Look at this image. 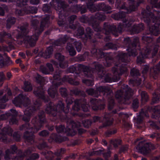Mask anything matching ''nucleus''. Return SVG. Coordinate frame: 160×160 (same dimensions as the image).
I'll use <instances>...</instances> for the list:
<instances>
[{
    "instance_id": "obj_1",
    "label": "nucleus",
    "mask_w": 160,
    "mask_h": 160,
    "mask_svg": "<svg viewBox=\"0 0 160 160\" xmlns=\"http://www.w3.org/2000/svg\"><path fill=\"white\" fill-rule=\"evenodd\" d=\"M152 6H147L146 10H143L142 12V17L145 22L148 25H152L149 28L151 33L155 36L160 34L159 27H160V18L155 17L151 12L152 9Z\"/></svg>"
},
{
    "instance_id": "obj_2",
    "label": "nucleus",
    "mask_w": 160,
    "mask_h": 160,
    "mask_svg": "<svg viewBox=\"0 0 160 160\" xmlns=\"http://www.w3.org/2000/svg\"><path fill=\"white\" fill-rule=\"evenodd\" d=\"M49 19V16L47 15L43 19L40 24L39 21L37 20H32L31 22L34 29V33L31 37L26 36L24 39L23 41L21 42V44L23 42L24 43H28L31 46H34L36 41L38 39L39 36L43 31L45 25L48 22Z\"/></svg>"
},
{
    "instance_id": "obj_3",
    "label": "nucleus",
    "mask_w": 160,
    "mask_h": 160,
    "mask_svg": "<svg viewBox=\"0 0 160 160\" xmlns=\"http://www.w3.org/2000/svg\"><path fill=\"white\" fill-rule=\"evenodd\" d=\"M45 114L43 111L39 112L38 117L39 119V122L38 117L37 116L32 119L31 122L33 125V128L31 126L28 122H26L20 127V130H26L27 129H31V132L34 133L38 132L43 126L44 123L46 122V120L45 118Z\"/></svg>"
},
{
    "instance_id": "obj_4",
    "label": "nucleus",
    "mask_w": 160,
    "mask_h": 160,
    "mask_svg": "<svg viewBox=\"0 0 160 160\" xmlns=\"http://www.w3.org/2000/svg\"><path fill=\"white\" fill-rule=\"evenodd\" d=\"M87 93L89 95L98 97L100 93L102 92L105 94L106 93L108 98V109L111 110L113 108L114 102L113 97V93L110 88L107 86H102L97 88L96 90H94L92 88L87 89L86 90Z\"/></svg>"
},
{
    "instance_id": "obj_5",
    "label": "nucleus",
    "mask_w": 160,
    "mask_h": 160,
    "mask_svg": "<svg viewBox=\"0 0 160 160\" xmlns=\"http://www.w3.org/2000/svg\"><path fill=\"white\" fill-rule=\"evenodd\" d=\"M123 23L120 24L117 29L114 25H110L108 23H105L103 26V29L105 34L108 35L111 33L116 37L118 36V33H121L124 28L129 27L134 20L132 18L127 20L126 19L122 20Z\"/></svg>"
},
{
    "instance_id": "obj_6",
    "label": "nucleus",
    "mask_w": 160,
    "mask_h": 160,
    "mask_svg": "<svg viewBox=\"0 0 160 160\" xmlns=\"http://www.w3.org/2000/svg\"><path fill=\"white\" fill-rule=\"evenodd\" d=\"M142 39L147 46L142 49L141 53L145 58H153L158 52L159 45H154L152 39L147 36H143Z\"/></svg>"
},
{
    "instance_id": "obj_7",
    "label": "nucleus",
    "mask_w": 160,
    "mask_h": 160,
    "mask_svg": "<svg viewBox=\"0 0 160 160\" xmlns=\"http://www.w3.org/2000/svg\"><path fill=\"white\" fill-rule=\"evenodd\" d=\"M125 88L117 91L115 94L116 98L119 100L121 103L126 104V101L132 98L133 94V91L127 85Z\"/></svg>"
},
{
    "instance_id": "obj_8",
    "label": "nucleus",
    "mask_w": 160,
    "mask_h": 160,
    "mask_svg": "<svg viewBox=\"0 0 160 160\" xmlns=\"http://www.w3.org/2000/svg\"><path fill=\"white\" fill-rule=\"evenodd\" d=\"M36 78L38 83H40V86L35 88L33 91V93L37 97L43 100L44 102H48L50 100L48 96H46L44 94V91L42 85L43 84L45 80L44 78L37 74Z\"/></svg>"
},
{
    "instance_id": "obj_9",
    "label": "nucleus",
    "mask_w": 160,
    "mask_h": 160,
    "mask_svg": "<svg viewBox=\"0 0 160 160\" xmlns=\"http://www.w3.org/2000/svg\"><path fill=\"white\" fill-rule=\"evenodd\" d=\"M123 43L128 48L127 50L129 56L135 57L137 55L138 53L135 48L137 46L139 45V39L138 38H134L132 43L130 38L129 37L126 38L124 39Z\"/></svg>"
},
{
    "instance_id": "obj_10",
    "label": "nucleus",
    "mask_w": 160,
    "mask_h": 160,
    "mask_svg": "<svg viewBox=\"0 0 160 160\" xmlns=\"http://www.w3.org/2000/svg\"><path fill=\"white\" fill-rule=\"evenodd\" d=\"M41 105V101L39 99H37L34 102L33 106H29L26 108L22 117V120L26 122H28L30 120L31 116L39 108Z\"/></svg>"
},
{
    "instance_id": "obj_11",
    "label": "nucleus",
    "mask_w": 160,
    "mask_h": 160,
    "mask_svg": "<svg viewBox=\"0 0 160 160\" xmlns=\"http://www.w3.org/2000/svg\"><path fill=\"white\" fill-rule=\"evenodd\" d=\"M67 104L66 108L64 107V103L62 101H59L58 104V108H60L61 110V115H59L61 119L66 120L67 116L66 114L69 112L70 105L73 103L72 100L70 98L67 97L66 99Z\"/></svg>"
},
{
    "instance_id": "obj_12",
    "label": "nucleus",
    "mask_w": 160,
    "mask_h": 160,
    "mask_svg": "<svg viewBox=\"0 0 160 160\" xmlns=\"http://www.w3.org/2000/svg\"><path fill=\"white\" fill-rule=\"evenodd\" d=\"M78 72L76 71V68L73 66L69 67L67 70L68 72L73 73L74 72L76 73L79 74L80 72H83L85 76L87 77H91L92 76V72L88 67L82 64H79L78 66Z\"/></svg>"
},
{
    "instance_id": "obj_13",
    "label": "nucleus",
    "mask_w": 160,
    "mask_h": 160,
    "mask_svg": "<svg viewBox=\"0 0 160 160\" xmlns=\"http://www.w3.org/2000/svg\"><path fill=\"white\" fill-rule=\"evenodd\" d=\"M126 64L119 63L118 62H116L115 63L116 67L112 68V70L113 74H115V76L116 78V79L120 80L121 76L123 74L127 73L128 72V69L126 66Z\"/></svg>"
},
{
    "instance_id": "obj_14",
    "label": "nucleus",
    "mask_w": 160,
    "mask_h": 160,
    "mask_svg": "<svg viewBox=\"0 0 160 160\" xmlns=\"http://www.w3.org/2000/svg\"><path fill=\"white\" fill-rule=\"evenodd\" d=\"M138 147V148L139 152L144 155L149 153L151 150H154L156 148L155 146L153 144L144 141L140 142Z\"/></svg>"
},
{
    "instance_id": "obj_15",
    "label": "nucleus",
    "mask_w": 160,
    "mask_h": 160,
    "mask_svg": "<svg viewBox=\"0 0 160 160\" xmlns=\"http://www.w3.org/2000/svg\"><path fill=\"white\" fill-rule=\"evenodd\" d=\"M6 42L11 49L14 48L15 40L12 38L10 33L5 32H1L0 33V42L3 43Z\"/></svg>"
},
{
    "instance_id": "obj_16",
    "label": "nucleus",
    "mask_w": 160,
    "mask_h": 160,
    "mask_svg": "<svg viewBox=\"0 0 160 160\" xmlns=\"http://www.w3.org/2000/svg\"><path fill=\"white\" fill-rule=\"evenodd\" d=\"M12 102L16 106L20 107L22 105L24 107H27L30 104L31 102L26 96L19 94L12 101Z\"/></svg>"
},
{
    "instance_id": "obj_17",
    "label": "nucleus",
    "mask_w": 160,
    "mask_h": 160,
    "mask_svg": "<svg viewBox=\"0 0 160 160\" xmlns=\"http://www.w3.org/2000/svg\"><path fill=\"white\" fill-rule=\"evenodd\" d=\"M67 126L65 129V132L69 135H74L76 133V131L74 129L80 126V123L78 122H75L71 120H69L67 122Z\"/></svg>"
},
{
    "instance_id": "obj_18",
    "label": "nucleus",
    "mask_w": 160,
    "mask_h": 160,
    "mask_svg": "<svg viewBox=\"0 0 160 160\" xmlns=\"http://www.w3.org/2000/svg\"><path fill=\"white\" fill-rule=\"evenodd\" d=\"M88 105L85 99H77L74 101V104L72 109L75 111H78L81 107L83 111L87 112L88 110Z\"/></svg>"
},
{
    "instance_id": "obj_19",
    "label": "nucleus",
    "mask_w": 160,
    "mask_h": 160,
    "mask_svg": "<svg viewBox=\"0 0 160 160\" xmlns=\"http://www.w3.org/2000/svg\"><path fill=\"white\" fill-rule=\"evenodd\" d=\"M17 148L15 145L11 146L10 149H7L5 151V154L4 156V158L7 160H22V156H21L19 158V155L18 153V155L16 157L10 159V155L11 154H14L16 152Z\"/></svg>"
},
{
    "instance_id": "obj_20",
    "label": "nucleus",
    "mask_w": 160,
    "mask_h": 160,
    "mask_svg": "<svg viewBox=\"0 0 160 160\" xmlns=\"http://www.w3.org/2000/svg\"><path fill=\"white\" fill-rule=\"evenodd\" d=\"M45 111L47 113L53 117L57 115L58 111L61 113L60 109L58 108V104L56 106H55L54 103L51 102H49L47 105Z\"/></svg>"
},
{
    "instance_id": "obj_21",
    "label": "nucleus",
    "mask_w": 160,
    "mask_h": 160,
    "mask_svg": "<svg viewBox=\"0 0 160 160\" xmlns=\"http://www.w3.org/2000/svg\"><path fill=\"white\" fill-rule=\"evenodd\" d=\"M129 7L126 4V3L123 2L122 5H121V3L118 4H116L117 6V8H119L120 9H123L126 10L127 11L125 13H129L131 11H134L136 9V7L135 5V1H129Z\"/></svg>"
},
{
    "instance_id": "obj_22",
    "label": "nucleus",
    "mask_w": 160,
    "mask_h": 160,
    "mask_svg": "<svg viewBox=\"0 0 160 160\" xmlns=\"http://www.w3.org/2000/svg\"><path fill=\"white\" fill-rule=\"evenodd\" d=\"M12 132V130L9 126L4 127L2 129L1 132L0 133V141L4 142H6L7 135L11 136Z\"/></svg>"
},
{
    "instance_id": "obj_23",
    "label": "nucleus",
    "mask_w": 160,
    "mask_h": 160,
    "mask_svg": "<svg viewBox=\"0 0 160 160\" xmlns=\"http://www.w3.org/2000/svg\"><path fill=\"white\" fill-rule=\"evenodd\" d=\"M90 23L95 31L98 32L96 34L97 37L99 38H101L102 35L100 34L101 32H104V31L100 27L98 22L95 19H93L91 21Z\"/></svg>"
},
{
    "instance_id": "obj_24",
    "label": "nucleus",
    "mask_w": 160,
    "mask_h": 160,
    "mask_svg": "<svg viewBox=\"0 0 160 160\" xmlns=\"http://www.w3.org/2000/svg\"><path fill=\"white\" fill-rule=\"evenodd\" d=\"M90 104L92 109L94 111L102 110L104 108V105L101 101H98L96 99H91Z\"/></svg>"
},
{
    "instance_id": "obj_25",
    "label": "nucleus",
    "mask_w": 160,
    "mask_h": 160,
    "mask_svg": "<svg viewBox=\"0 0 160 160\" xmlns=\"http://www.w3.org/2000/svg\"><path fill=\"white\" fill-rule=\"evenodd\" d=\"M160 57V51L158 53ZM160 72V61L156 66L150 68V74L151 77L154 79H156Z\"/></svg>"
},
{
    "instance_id": "obj_26",
    "label": "nucleus",
    "mask_w": 160,
    "mask_h": 160,
    "mask_svg": "<svg viewBox=\"0 0 160 160\" xmlns=\"http://www.w3.org/2000/svg\"><path fill=\"white\" fill-rule=\"evenodd\" d=\"M111 115L109 113H106L103 117V121L104 122L102 125L100 126L99 128H102L112 125L113 121V118L111 117Z\"/></svg>"
},
{
    "instance_id": "obj_27",
    "label": "nucleus",
    "mask_w": 160,
    "mask_h": 160,
    "mask_svg": "<svg viewBox=\"0 0 160 160\" xmlns=\"http://www.w3.org/2000/svg\"><path fill=\"white\" fill-rule=\"evenodd\" d=\"M92 65L94 67L96 70L98 72V75L100 78H102L103 76L106 73L104 68L98 62H94Z\"/></svg>"
},
{
    "instance_id": "obj_28",
    "label": "nucleus",
    "mask_w": 160,
    "mask_h": 160,
    "mask_svg": "<svg viewBox=\"0 0 160 160\" xmlns=\"http://www.w3.org/2000/svg\"><path fill=\"white\" fill-rule=\"evenodd\" d=\"M154 115L158 117V120L159 122V126H158L155 123L152 122V126L153 128L157 130H160V106L158 105L154 107L153 109Z\"/></svg>"
},
{
    "instance_id": "obj_29",
    "label": "nucleus",
    "mask_w": 160,
    "mask_h": 160,
    "mask_svg": "<svg viewBox=\"0 0 160 160\" xmlns=\"http://www.w3.org/2000/svg\"><path fill=\"white\" fill-rule=\"evenodd\" d=\"M62 84L61 82H58L54 83L48 90V93L52 98H54L57 94L56 88Z\"/></svg>"
},
{
    "instance_id": "obj_30",
    "label": "nucleus",
    "mask_w": 160,
    "mask_h": 160,
    "mask_svg": "<svg viewBox=\"0 0 160 160\" xmlns=\"http://www.w3.org/2000/svg\"><path fill=\"white\" fill-rule=\"evenodd\" d=\"M50 138L49 139V142H52L54 141L57 142H61L68 140V139L67 137H62L55 133L52 134Z\"/></svg>"
},
{
    "instance_id": "obj_31",
    "label": "nucleus",
    "mask_w": 160,
    "mask_h": 160,
    "mask_svg": "<svg viewBox=\"0 0 160 160\" xmlns=\"http://www.w3.org/2000/svg\"><path fill=\"white\" fill-rule=\"evenodd\" d=\"M23 138L26 142L30 144H32L34 142V136L28 131H26L24 133Z\"/></svg>"
},
{
    "instance_id": "obj_32",
    "label": "nucleus",
    "mask_w": 160,
    "mask_h": 160,
    "mask_svg": "<svg viewBox=\"0 0 160 160\" xmlns=\"http://www.w3.org/2000/svg\"><path fill=\"white\" fill-rule=\"evenodd\" d=\"M117 58L119 62L127 63L130 61L129 57L126 53L121 52L119 53L118 55Z\"/></svg>"
},
{
    "instance_id": "obj_33",
    "label": "nucleus",
    "mask_w": 160,
    "mask_h": 160,
    "mask_svg": "<svg viewBox=\"0 0 160 160\" xmlns=\"http://www.w3.org/2000/svg\"><path fill=\"white\" fill-rule=\"evenodd\" d=\"M91 53L94 56L98 58H102L105 56V54L103 52L102 49H100L92 48Z\"/></svg>"
},
{
    "instance_id": "obj_34",
    "label": "nucleus",
    "mask_w": 160,
    "mask_h": 160,
    "mask_svg": "<svg viewBox=\"0 0 160 160\" xmlns=\"http://www.w3.org/2000/svg\"><path fill=\"white\" fill-rule=\"evenodd\" d=\"M10 111L12 113H11V116L9 117V118H10L9 123L10 124H17L18 122L16 118L18 112L15 110L13 109H11Z\"/></svg>"
},
{
    "instance_id": "obj_35",
    "label": "nucleus",
    "mask_w": 160,
    "mask_h": 160,
    "mask_svg": "<svg viewBox=\"0 0 160 160\" xmlns=\"http://www.w3.org/2000/svg\"><path fill=\"white\" fill-rule=\"evenodd\" d=\"M115 76V74H113V77H112V75L110 74L109 73H105V75L103 76L102 78H101L104 80L105 82H116L119 80L118 79H116V78Z\"/></svg>"
},
{
    "instance_id": "obj_36",
    "label": "nucleus",
    "mask_w": 160,
    "mask_h": 160,
    "mask_svg": "<svg viewBox=\"0 0 160 160\" xmlns=\"http://www.w3.org/2000/svg\"><path fill=\"white\" fill-rule=\"evenodd\" d=\"M55 0L57 4V6L55 7L56 10H63L68 6V5L65 2L64 0Z\"/></svg>"
},
{
    "instance_id": "obj_37",
    "label": "nucleus",
    "mask_w": 160,
    "mask_h": 160,
    "mask_svg": "<svg viewBox=\"0 0 160 160\" xmlns=\"http://www.w3.org/2000/svg\"><path fill=\"white\" fill-rule=\"evenodd\" d=\"M144 28V24L142 23L134 25L132 28V31L134 33H138L143 31Z\"/></svg>"
},
{
    "instance_id": "obj_38",
    "label": "nucleus",
    "mask_w": 160,
    "mask_h": 160,
    "mask_svg": "<svg viewBox=\"0 0 160 160\" xmlns=\"http://www.w3.org/2000/svg\"><path fill=\"white\" fill-rule=\"evenodd\" d=\"M87 11V8L85 5H76L74 7L73 11L77 12L79 11L81 12V14L85 13Z\"/></svg>"
},
{
    "instance_id": "obj_39",
    "label": "nucleus",
    "mask_w": 160,
    "mask_h": 160,
    "mask_svg": "<svg viewBox=\"0 0 160 160\" xmlns=\"http://www.w3.org/2000/svg\"><path fill=\"white\" fill-rule=\"evenodd\" d=\"M97 8H96V10L97 9V8L98 10H101L103 11H107L112 9L110 6L102 3H99L97 6Z\"/></svg>"
},
{
    "instance_id": "obj_40",
    "label": "nucleus",
    "mask_w": 160,
    "mask_h": 160,
    "mask_svg": "<svg viewBox=\"0 0 160 160\" xmlns=\"http://www.w3.org/2000/svg\"><path fill=\"white\" fill-rule=\"evenodd\" d=\"M32 152V149L30 148H28L24 153H23L21 150H18L19 158H20L21 156H22L23 157L22 160H23V159L25 157H27V158L29 157L28 158H29L31 156L30 154Z\"/></svg>"
},
{
    "instance_id": "obj_41",
    "label": "nucleus",
    "mask_w": 160,
    "mask_h": 160,
    "mask_svg": "<svg viewBox=\"0 0 160 160\" xmlns=\"http://www.w3.org/2000/svg\"><path fill=\"white\" fill-rule=\"evenodd\" d=\"M148 117L149 115L147 112H145L143 109H142L140 112L137 119V123L139 124L141 123L143 121L144 117Z\"/></svg>"
},
{
    "instance_id": "obj_42",
    "label": "nucleus",
    "mask_w": 160,
    "mask_h": 160,
    "mask_svg": "<svg viewBox=\"0 0 160 160\" xmlns=\"http://www.w3.org/2000/svg\"><path fill=\"white\" fill-rule=\"evenodd\" d=\"M22 34L23 36L26 35L29 32L28 24L27 23L18 27Z\"/></svg>"
},
{
    "instance_id": "obj_43",
    "label": "nucleus",
    "mask_w": 160,
    "mask_h": 160,
    "mask_svg": "<svg viewBox=\"0 0 160 160\" xmlns=\"http://www.w3.org/2000/svg\"><path fill=\"white\" fill-rule=\"evenodd\" d=\"M42 154L45 156L47 160H52L55 155L54 153L50 151L43 152Z\"/></svg>"
},
{
    "instance_id": "obj_44",
    "label": "nucleus",
    "mask_w": 160,
    "mask_h": 160,
    "mask_svg": "<svg viewBox=\"0 0 160 160\" xmlns=\"http://www.w3.org/2000/svg\"><path fill=\"white\" fill-rule=\"evenodd\" d=\"M66 49L68 51L70 56H74L76 55V51L71 43H68Z\"/></svg>"
},
{
    "instance_id": "obj_45",
    "label": "nucleus",
    "mask_w": 160,
    "mask_h": 160,
    "mask_svg": "<svg viewBox=\"0 0 160 160\" xmlns=\"http://www.w3.org/2000/svg\"><path fill=\"white\" fill-rule=\"evenodd\" d=\"M126 16L125 12H122L112 15L111 17L116 20L124 18Z\"/></svg>"
},
{
    "instance_id": "obj_46",
    "label": "nucleus",
    "mask_w": 160,
    "mask_h": 160,
    "mask_svg": "<svg viewBox=\"0 0 160 160\" xmlns=\"http://www.w3.org/2000/svg\"><path fill=\"white\" fill-rule=\"evenodd\" d=\"M59 12L58 15H59V19L58 20V24L59 26H65V27H68L67 24H66V22L65 21L61 20L60 17H62V11H64L63 10H58Z\"/></svg>"
},
{
    "instance_id": "obj_47",
    "label": "nucleus",
    "mask_w": 160,
    "mask_h": 160,
    "mask_svg": "<svg viewBox=\"0 0 160 160\" xmlns=\"http://www.w3.org/2000/svg\"><path fill=\"white\" fill-rule=\"evenodd\" d=\"M153 97L152 100V104L158 103L160 101V94L156 92H154L152 94Z\"/></svg>"
},
{
    "instance_id": "obj_48",
    "label": "nucleus",
    "mask_w": 160,
    "mask_h": 160,
    "mask_svg": "<svg viewBox=\"0 0 160 160\" xmlns=\"http://www.w3.org/2000/svg\"><path fill=\"white\" fill-rule=\"evenodd\" d=\"M26 14L29 13H36L37 12L38 9L36 7H32L28 6L26 7Z\"/></svg>"
},
{
    "instance_id": "obj_49",
    "label": "nucleus",
    "mask_w": 160,
    "mask_h": 160,
    "mask_svg": "<svg viewBox=\"0 0 160 160\" xmlns=\"http://www.w3.org/2000/svg\"><path fill=\"white\" fill-rule=\"evenodd\" d=\"M16 21L15 18L14 17H11L8 18L7 21V28L8 29L10 28L12 25L15 24Z\"/></svg>"
},
{
    "instance_id": "obj_50",
    "label": "nucleus",
    "mask_w": 160,
    "mask_h": 160,
    "mask_svg": "<svg viewBox=\"0 0 160 160\" xmlns=\"http://www.w3.org/2000/svg\"><path fill=\"white\" fill-rule=\"evenodd\" d=\"M142 100L143 102H147L149 99V96L148 93L145 91H139Z\"/></svg>"
},
{
    "instance_id": "obj_51",
    "label": "nucleus",
    "mask_w": 160,
    "mask_h": 160,
    "mask_svg": "<svg viewBox=\"0 0 160 160\" xmlns=\"http://www.w3.org/2000/svg\"><path fill=\"white\" fill-rule=\"evenodd\" d=\"M141 79L138 78L136 80L133 79L130 80L129 81V84L133 86H138L141 84Z\"/></svg>"
},
{
    "instance_id": "obj_52",
    "label": "nucleus",
    "mask_w": 160,
    "mask_h": 160,
    "mask_svg": "<svg viewBox=\"0 0 160 160\" xmlns=\"http://www.w3.org/2000/svg\"><path fill=\"white\" fill-rule=\"evenodd\" d=\"M52 47H48L45 51V52L42 53V55L45 58H48L50 57V56L52 53Z\"/></svg>"
},
{
    "instance_id": "obj_53",
    "label": "nucleus",
    "mask_w": 160,
    "mask_h": 160,
    "mask_svg": "<svg viewBox=\"0 0 160 160\" xmlns=\"http://www.w3.org/2000/svg\"><path fill=\"white\" fill-rule=\"evenodd\" d=\"M95 17L96 18L102 21H104L106 18V16L105 14L101 12L97 13Z\"/></svg>"
},
{
    "instance_id": "obj_54",
    "label": "nucleus",
    "mask_w": 160,
    "mask_h": 160,
    "mask_svg": "<svg viewBox=\"0 0 160 160\" xmlns=\"http://www.w3.org/2000/svg\"><path fill=\"white\" fill-rule=\"evenodd\" d=\"M71 93L76 95L82 96L84 97L85 94L84 92L78 90V89H73L71 90Z\"/></svg>"
},
{
    "instance_id": "obj_55",
    "label": "nucleus",
    "mask_w": 160,
    "mask_h": 160,
    "mask_svg": "<svg viewBox=\"0 0 160 160\" xmlns=\"http://www.w3.org/2000/svg\"><path fill=\"white\" fill-rule=\"evenodd\" d=\"M60 39L61 40L62 43L63 44H64L67 41L70 42L72 43L74 41L73 39L71 38L67 35H65L63 37L60 38Z\"/></svg>"
},
{
    "instance_id": "obj_56",
    "label": "nucleus",
    "mask_w": 160,
    "mask_h": 160,
    "mask_svg": "<svg viewBox=\"0 0 160 160\" xmlns=\"http://www.w3.org/2000/svg\"><path fill=\"white\" fill-rule=\"evenodd\" d=\"M113 61V59L111 57H106V62H104V65L107 67H110L111 66Z\"/></svg>"
},
{
    "instance_id": "obj_57",
    "label": "nucleus",
    "mask_w": 160,
    "mask_h": 160,
    "mask_svg": "<svg viewBox=\"0 0 160 160\" xmlns=\"http://www.w3.org/2000/svg\"><path fill=\"white\" fill-rule=\"evenodd\" d=\"M122 140L120 139H114L110 140L111 143L113 145L115 148H117L121 144Z\"/></svg>"
},
{
    "instance_id": "obj_58",
    "label": "nucleus",
    "mask_w": 160,
    "mask_h": 160,
    "mask_svg": "<svg viewBox=\"0 0 160 160\" xmlns=\"http://www.w3.org/2000/svg\"><path fill=\"white\" fill-rule=\"evenodd\" d=\"M24 90L25 91L29 92L32 90V85L31 83L28 82H24Z\"/></svg>"
},
{
    "instance_id": "obj_59",
    "label": "nucleus",
    "mask_w": 160,
    "mask_h": 160,
    "mask_svg": "<svg viewBox=\"0 0 160 160\" xmlns=\"http://www.w3.org/2000/svg\"><path fill=\"white\" fill-rule=\"evenodd\" d=\"M117 48V45L115 44H113L111 42L106 43L104 47V49H112L116 50Z\"/></svg>"
},
{
    "instance_id": "obj_60",
    "label": "nucleus",
    "mask_w": 160,
    "mask_h": 160,
    "mask_svg": "<svg viewBox=\"0 0 160 160\" xmlns=\"http://www.w3.org/2000/svg\"><path fill=\"white\" fill-rule=\"evenodd\" d=\"M28 0H17L16 1V6L19 7H22L27 4L26 3Z\"/></svg>"
},
{
    "instance_id": "obj_61",
    "label": "nucleus",
    "mask_w": 160,
    "mask_h": 160,
    "mask_svg": "<svg viewBox=\"0 0 160 160\" xmlns=\"http://www.w3.org/2000/svg\"><path fill=\"white\" fill-rule=\"evenodd\" d=\"M86 32L85 36L87 38L91 39L93 32L92 30L90 28L88 27L86 29Z\"/></svg>"
},
{
    "instance_id": "obj_62",
    "label": "nucleus",
    "mask_w": 160,
    "mask_h": 160,
    "mask_svg": "<svg viewBox=\"0 0 160 160\" xmlns=\"http://www.w3.org/2000/svg\"><path fill=\"white\" fill-rule=\"evenodd\" d=\"M145 58H146L144 57V56L141 53V54L139 55L137 57V63L140 64L145 63L144 59Z\"/></svg>"
},
{
    "instance_id": "obj_63",
    "label": "nucleus",
    "mask_w": 160,
    "mask_h": 160,
    "mask_svg": "<svg viewBox=\"0 0 160 160\" xmlns=\"http://www.w3.org/2000/svg\"><path fill=\"white\" fill-rule=\"evenodd\" d=\"M130 74L133 77H137L140 75L139 70L136 68H134L131 69Z\"/></svg>"
},
{
    "instance_id": "obj_64",
    "label": "nucleus",
    "mask_w": 160,
    "mask_h": 160,
    "mask_svg": "<svg viewBox=\"0 0 160 160\" xmlns=\"http://www.w3.org/2000/svg\"><path fill=\"white\" fill-rule=\"evenodd\" d=\"M82 123L84 127L88 128L91 126L92 122L90 120L87 119L82 120Z\"/></svg>"
}]
</instances>
